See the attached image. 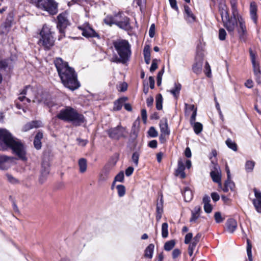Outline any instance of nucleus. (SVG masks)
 <instances>
[{"label":"nucleus","instance_id":"1","mask_svg":"<svg viewBox=\"0 0 261 261\" xmlns=\"http://www.w3.org/2000/svg\"><path fill=\"white\" fill-rule=\"evenodd\" d=\"M11 150L13 154L22 161L27 160L26 147L19 139L8 130L0 129V151Z\"/></svg>","mask_w":261,"mask_h":261},{"label":"nucleus","instance_id":"2","mask_svg":"<svg viewBox=\"0 0 261 261\" xmlns=\"http://www.w3.org/2000/svg\"><path fill=\"white\" fill-rule=\"evenodd\" d=\"M59 76L63 85L73 91L80 87V83L77 80V75L74 68L70 67L66 62L62 58H57L54 61Z\"/></svg>","mask_w":261,"mask_h":261},{"label":"nucleus","instance_id":"3","mask_svg":"<svg viewBox=\"0 0 261 261\" xmlns=\"http://www.w3.org/2000/svg\"><path fill=\"white\" fill-rule=\"evenodd\" d=\"M113 46L119 55L115 54L110 61L116 63L125 64L132 55L131 45L125 39H117L113 41Z\"/></svg>","mask_w":261,"mask_h":261},{"label":"nucleus","instance_id":"4","mask_svg":"<svg viewBox=\"0 0 261 261\" xmlns=\"http://www.w3.org/2000/svg\"><path fill=\"white\" fill-rule=\"evenodd\" d=\"M56 117L64 122H71L74 126H80L86 122L84 116L70 106L61 109Z\"/></svg>","mask_w":261,"mask_h":261},{"label":"nucleus","instance_id":"5","mask_svg":"<svg viewBox=\"0 0 261 261\" xmlns=\"http://www.w3.org/2000/svg\"><path fill=\"white\" fill-rule=\"evenodd\" d=\"M220 12L222 18V20L223 23L224 27L226 29L229 34L231 36H233L234 31L238 26V19L236 13H232V15L230 17L228 12L223 8H220Z\"/></svg>","mask_w":261,"mask_h":261},{"label":"nucleus","instance_id":"6","mask_svg":"<svg viewBox=\"0 0 261 261\" xmlns=\"http://www.w3.org/2000/svg\"><path fill=\"white\" fill-rule=\"evenodd\" d=\"M40 35L41 38L38 41V44L43 46L45 50L50 49L54 45V37L50 28L46 24H44Z\"/></svg>","mask_w":261,"mask_h":261},{"label":"nucleus","instance_id":"7","mask_svg":"<svg viewBox=\"0 0 261 261\" xmlns=\"http://www.w3.org/2000/svg\"><path fill=\"white\" fill-rule=\"evenodd\" d=\"M31 3L38 8L55 15L58 12V4L54 0H31Z\"/></svg>","mask_w":261,"mask_h":261},{"label":"nucleus","instance_id":"8","mask_svg":"<svg viewBox=\"0 0 261 261\" xmlns=\"http://www.w3.org/2000/svg\"><path fill=\"white\" fill-rule=\"evenodd\" d=\"M115 18L116 25L119 28L125 31L129 30L131 29L130 19L125 16L123 12L115 13Z\"/></svg>","mask_w":261,"mask_h":261},{"label":"nucleus","instance_id":"9","mask_svg":"<svg viewBox=\"0 0 261 261\" xmlns=\"http://www.w3.org/2000/svg\"><path fill=\"white\" fill-rule=\"evenodd\" d=\"M109 137L114 140H119L121 138H125V129L121 125H118L115 127H112L107 130Z\"/></svg>","mask_w":261,"mask_h":261},{"label":"nucleus","instance_id":"10","mask_svg":"<svg viewBox=\"0 0 261 261\" xmlns=\"http://www.w3.org/2000/svg\"><path fill=\"white\" fill-rule=\"evenodd\" d=\"M69 25L70 22L65 14L61 13L58 16L57 28L61 34L59 38V40L63 37H65V29Z\"/></svg>","mask_w":261,"mask_h":261},{"label":"nucleus","instance_id":"11","mask_svg":"<svg viewBox=\"0 0 261 261\" xmlns=\"http://www.w3.org/2000/svg\"><path fill=\"white\" fill-rule=\"evenodd\" d=\"M78 28L82 31V35L87 38H96L97 40L102 39V37L100 35L93 30L89 24H86L83 26L79 27Z\"/></svg>","mask_w":261,"mask_h":261},{"label":"nucleus","instance_id":"12","mask_svg":"<svg viewBox=\"0 0 261 261\" xmlns=\"http://www.w3.org/2000/svg\"><path fill=\"white\" fill-rule=\"evenodd\" d=\"M14 159L13 156L0 154V170H7L9 169L11 167Z\"/></svg>","mask_w":261,"mask_h":261},{"label":"nucleus","instance_id":"13","mask_svg":"<svg viewBox=\"0 0 261 261\" xmlns=\"http://www.w3.org/2000/svg\"><path fill=\"white\" fill-rule=\"evenodd\" d=\"M239 25L238 28V33L240 40L244 42L247 40V30L245 21L242 17L238 18Z\"/></svg>","mask_w":261,"mask_h":261},{"label":"nucleus","instance_id":"14","mask_svg":"<svg viewBox=\"0 0 261 261\" xmlns=\"http://www.w3.org/2000/svg\"><path fill=\"white\" fill-rule=\"evenodd\" d=\"M50 168L49 164L47 161H43L41 163L40 170V176L39 177V182L43 184L46 180L47 176L49 173Z\"/></svg>","mask_w":261,"mask_h":261},{"label":"nucleus","instance_id":"15","mask_svg":"<svg viewBox=\"0 0 261 261\" xmlns=\"http://www.w3.org/2000/svg\"><path fill=\"white\" fill-rule=\"evenodd\" d=\"M255 198L252 200L253 204L255 210L258 213H261V192L256 188L253 189Z\"/></svg>","mask_w":261,"mask_h":261},{"label":"nucleus","instance_id":"16","mask_svg":"<svg viewBox=\"0 0 261 261\" xmlns=\"http://www.w3.org/2000/svg\"><path fill=\"white\" fill-rule=\"evenodd\" d=\"M210 175L214 182L218 183L220 185L221 184V175L220 169L219 166L217 164H215L214 165V170L211 171Z\"/></svg>","mask_w":261,"mask_h":261},{"label":"nucleus","instance_id":"17","mask_svg":"<svg viewBox=\"0 0 261 261\" xmlns=\"http://www.w3.org/2000/svg\"><path fill=\"white\" fill-rule=\"evenodd\" d=\"M250 59L252 65L253 70L254 74L261 71L260 69L259 64L256 61V53L253 51L251 48L249 49Z\"/></svg>","mask_w":261,"mask_h":261},{"label":"nucleus","instance_id":"18","mask_svg":"<svg viewBox=\"0 0 261 261\" xmlns=\"http://www.w3.org/2000/svg\"><path fill=\"white\" fill-rule=\"evenodd\" d=\"M196 62L192 67L193 71L197 74H199L202 71L203 58L201 56H197L195 58Z\"/></svg>","mask_w":261,"mask_h":261},{"label":"nucleus","instance_id":"19","mask_svg":"<svg viewBox=\"0 0 261 261\" xmlns=\"http://www.w3.org/2000/svg\"><path fill=\"white\" fill-rule=\"evenodd\" d=\"M13 68L12 65V60L9 59H6L0 61V70L3 71H10Z\"/></svg>","mask_w":261,"mask_h":261},{"label":"nucleus","instance_id":"20","mask_svg":"<svg viewBox=\"0 0 261 261\" xmlns=\"http://www.w3.org/2000/svg\"><path fill=\"white\" fill-rule=\"evenodd\" d=\"M201 237V234L200 233H198L192 240V242L191 244H190L188 247V253L190 256H191L193 255V251L195 249L197 243L199 242Z\"/></svg>","mask_w":261,"mask_h":261},{"label":"nucleus","instance_id":"21","mask_svg":"<svg viewBox=\"0 0 261 261\" xmlns=\"http://www.w3.org/2000/svg\"><path fill=\"white\" fill-rule=\"evenodd\" d=\"M185 18L188 23H193L195 21L196 17L188 5L184 6Z\"/></svg>","mask_w":261,"mask_h":261},{"label":"nucleus","instance_id":"22","mask_svg":"<svg viewBox=\"0 0 261 261\" xmlns=\"http://www.w3.org/2000/svg\"><path fill=\"white\" fill-rule=\"evenodd\" d=\"M237 221L232 218L228 219L226 222V226L227 231L230 233H233L237 227Z\"/></svg>","mask_w":261,"mask_h":261},{"label":"nucleus","instance_id":"23","mask_svg":"<svg viewBox=\"0 0 261 261\" xmlns=\"http://www.w3.org/2000/svg\"><path fill=\"white\" fill-rule=\"evenodd\" d=\"M139 124L140 122L138 120H136L133 123V125L130 132L131 138L129 139V141H132V142H134L136 138L137 137Z\"/></svg>","mask_w":261,"mask_h":261},{"label":"nucleus","instance_id":"24","mask_svg":"<svg viewBox=\"0 0 261 261\" xmlns=\"http://www.w3.org/2000/svg\"><path fill=\"white\" fill-rule=\"evenodd\" d=\"M163 213V199L162 196L160 200L157 202L156 207V219L159 221L162 218Z\"/></svg>","mask_w":261,"mask_h":261},{"label":"nucleus","instance_id":"25","mask_svg":"<svg viewBox=\"0 0 261 261\" xmlns=\"http://www.w3.org/2000/svg\"><path fill=\"white\" fill-rule=\"evenodd\" d=\"M257 7L254 2H252L250 5V14L251 19L255 23H256L257 20Z\"/></svg>","mask_w":261,"mask_h":261},{"label":"nucleus","instance_id":"26","mask_svg":"<svg viewBox=\"0 0 261 261\" xmlns=\"http://www.w3.org/2000/svg\"><path fill=\"white\" fill-rule=\"evenodd\" d=\"M177 168L176 170V175H180L181 178L184 179L186 177V174L184 172L185 169L184 162L181 159L178 161Z\"/></svg>","mask_w":261,"mask_h":261},{"label":"nucleus","instance_id":"27","mask_svg":"<svg viewBox=\"0 0 261 261\" xmlns=\"http://www.w3.org/2000/svg\"><path fill=\"white\" fill-rule=\"evenodd\" d=\"M111 168L110 165H106L99 176V180L101 181H106L109 178V174Z\"/></svg>","mask_w":261,"mask_h":261},{"label":"nucleus","instance_id":"28","mask_svg":"<svg viewBox=\"0 0 261 261\" xmlns=\"http://www.w3.org/2000/svg\"><path fill=\"white\" fill-rule=\"evenodd\" d=\"M43 138V133L41 132H38L34 138L33 144L35 148L37 150L41 149L42 146V143L41 142V139Z\"/></svg>","mask_w":261,"mask_h":261},{"label":"nucleus","instance_id":"29","mask_svg":"<svg viewBox=\"0 0 261 261\" xmlns=\"http://www.w3.org/2000/svg\"><path fill=\"white\" fill-rule=\"evenodd\" d=\"M235 188L234 183L231 180V178H227L224 183V188L222 190L224 192H227L229 190L234 191Z\"/></svg>","mask_w":261,"mask_h":261},{"label":"nucleus","instance_id":"30","mask_svg":"<svg viewBox=\"0 0 261 261\" xmlns=\"http://www.w3.org/2000/svg\"><path fill=\"white\" fill-rule=\"evenodd\" d=\"M160 127L161 133L164 135L166 136L170 134V130L168 126L167 120L166 119L164 121L163 120H161Z\"/></svg>","mask_w":261,"mask_h":261},{"label":"nucleus","instance_id":"31","mask_svg":"<svg viewBox=\"0 0 261 261\" xmlns=\"http://www.w3.org/2000/svg\"><path fill=\"white\" fill-rule=\"evenodd\" d=\"M182 194L186 202H190L193 198V194L190 188L186 187L182 191Z\"/></svg>","mask_w":261,"mask_h":261},{"label":"nucleus","instance_id":"32","mask_svg":"<svg viewBox=\"0 0 261 261\" xmlns=\"http://www.w3.org/2000/svg\"><path fill=\"white\" fill-rule=\"evenodd\" d=\"M38 103H42L44 107H47L49 109V108L51 107V106H53V105L55 103V101H54L51 97H47L46 98L42 97L41 99H39L38 100Z\"/></svg>","mask_w":261,"mask_h":261},{"label":"nucleus","instance_id":"33","mask_svg":"<svg viewBox=\"0 0 261 261\" xmlns=\"http://www.w3.org/2000/svg\"><path fill=\"white\" fill-rule=\"evenodd\" d=\"M127 99L126 97H122L116 100L114 103L113 110L115 111H119L121 109L123 103Z\"/></svg>","mask_w":261,"mask_h":261},{"label":"nucleus","instance_id":"34","mask_svg":"<svg viewBox=\"0 0 261 261\" xmlns=\"http://www.w3.org/2000/svg\"><path fill=\"white\" fill-rule=\"evenodd\" d=\"M78 165L79 166V171L81 173H85L87 168V161L85 158H81L79 160Z\"/></svg>","mask_w":261,"mask_h":261},{"label":"nucleus","instance_id":"35","mask_svg":"<svg viewBox=\"0 0 261 261\" xmlns=\"http://www.w3.org/2000/svg\"><path fill=\"white\" fill-rule=\"evenodd\" d=\"M181 89V85L179 83H175L174 88L170 90V92L175 98H177L179 96Z\"/></svg>","mask_w":261,"mask_h":261},{"label":"nucleus","instance_id":"36","mask_svg":"<svg viewBox=\"0 0 261 261\" xmlns=\"http://www.w3.org/2000/svg\"><path fill=\"white\" fill-rule=\"evenodd\" d=\"M154 245L150 244L145 249L144 256L146 258H151L152 257Z\"/></svg>","mask_w":261,"mask_h":261},{"label":"nucleus","instance_id":"37","mask_svg":"<svg viewBox=\"0 0 261 261\" xmlns=\"http://www.w3.org/2000/svg\"><path fill=\"white\" fill-rule=\"evenodd\" d=\"M115 19V13H114L113 15H108L104 19V22L106 24L110 26H111L112 24L116 25Z\"/></svg>","mask_w":261,"mask_h":261},{"label":"nucleus","instance_id":"38","mask_svg":"<svg viewBox=\"0 0 261 261\" xmlns=\"http://www.w3.org/2000/svg\"><path fill=\"white\" fill-rule=\"evenodd\" d=\"M225 143L229 148L232 149L233 151H237V150H238L237 145L231 139L228 138L226 140Z\"/></svg>","mask_w":261,"mask_h":261},{"label":"nucleus","instance_id":"39","mask_svg":"<svg viewBox=\"0 0 261 261\" xmlns=\"http://www.w3.org/2000/svg\"><path fill=\"white\" fill-rule=\"evenodd\" d=\"M247 253L248 258V261H252V245L249 239H247Z\"/></svg>","mask_w":261,"mask_h":261},{"label":"nucleus","instance_id":"40","mask_svg":"<svg viewBox=\"0 0 261 261\" xmlns=\"http://www.w3.org/2000/svg\"><path fill=\"white\" fill-rule=\"evenodd\" d=\"M255 166V162L253 161H247L245 165V170L247 172L249 173L252 172L254 167Z\"/></svg>","mask_w":261,"mask_h":261},{"label":"nucleus","instance_id":"41","mask_svg":"<svg viewBox=\"0 0 261 261\" xmlns=\"http://www.w3.org/2000/svg\"><path fill=\"white\" fill-rule=\"evenodd\" d=\"M163 97L161 94H158L156 96V108L158 110H161L163 108Z\"/></svg>","mask_w":261,"mask_h":261},{"label":"nucleus","instance_id":"42","mask_svg":"<svg viewBox=\"0 0 261 261\" xmlns=\"http://www.w3.org/2000/svg\"><path fill=\"white\" fill-rule=\"evenodd\" d=\"M175 241L174 240H170L166 242L164 244V249L166 251H169L172 250L175 246Z\"/></svg>","mask_w":261,"mask_h":261},{"label":"nucleus","instance_id":"43","mask_svg":"<svg viewBox=\"0 0 261 261\" xmlns=\"http://www.w3.org/2000/svg\"><path fill=\"white\" fill-rule=\"evenodd\" d=\"M162 236L163 238H166L168 236V224L166 222L162 225Z\"/></svg>","mask_w":261,"mask_h":261},{"label":"nucleus","instance_id":"44","mask_svg":"<svg viewBox=\"0 0 261 261\" xmlns=\"http://www.w3.org/2000/svg\"><path fill=\"white\" fill-rule=\"evenodd\" d=\"M193 129L196 134H199L202 130V124L200 122H194Z\"/></svg>","mask_w":261,"mask_h":261},{"label":"nucleus","instance_id":"45","mask_svg":"<svg viewBox=\"0 0 261 261\" xmlns=\"http://www.w3.org/2000/svg\"><path fill=\"white\" fill-rule=\"evenodd\" d=\"M118 191V196L120 197H123L125 194V188L122 185H117L116 187Z\"/></svg>","mask_w":261,"mask_h":261},{"label":"nucleus","instance_id":"46","mask_svg":"<svg viewBox=\"0 0 261 261\" xmlns=\"http://www.w3.org/2000/svg\"><path fill=\"white\" fill-rule=\"evenodd\" d=\"M6 177H7V179L8 181L14 185L18 184H19V181L18 179L13 176L12 175L7 173L6 174Z\"/></svg>","mask_w":261,"mask_h":261},{"label":"nucleus","instance_id":"47","mask_svg":"<svg viewBox=\"0 0 261 261\" xmlns=\"http://www.w3.org/2000/svg\"><path fill=\"white\" fill-rule=\"evenodd\" d=\"M214 218L217 223H220L222 222L224 220V218L222 217L221 214L219 212H217L215 213Z\"/></svg>","mask_w":261,"mask_h":261},{"label":"nucleus","instance_id":"48","mask_svg":"<svg viewBox=\"0 0 261 261\" xmlns=\"http://www.w3.org/2000/svg\"><path fill=\"white\" fill-rule=\"evenodd\" d=\"M144 58H150V49L149 45H145L143 49Z\"/></svg>","mask_w":261,"mask_h":261},{"label":"nucleus","instance_id":"49","mask_svg":"<svg viewBox=\"0 0 261 261\" xmlns=\"http://www.w3.org/2000/svg\"><path fill=\"white\" fill-rule=\"evenodd\" d=\"M139 156L140 153L138 151L134 152L132 155V159L136 166H137L138 165Z\"/></svg>","mask_w":261,"mask_h":261},{"label":"nucleus","instance_id":"50","mask_svg":"<svg viewBox=\"0 0 261 261\" xmlns=\"http://www.w3.org/2000/svg\"><path fill=\"white\" fill-rule=\"evenodd\" d=\"M148 134L150 137L155 138L158 136V133L153 126H151L148 131Z\"/></svg>","mask_w":261,"mask_h":261},{"label":"nucleus","instance_id":"51","mask_svg":"<svg viewBox=\"0 0 261 261\" xmlns=\"http://www.w3.org/2000/svg\"><path fill=\"white\" fill-rule=\"evenodd\" d=\"M164 67H163V68L160 71H159L157 75V85L158 86H160L161 85L162 76L164 74Z\"/></svg>","mask_w":261,"mask_h":261},{"label":"nucleus","instance_id":"52","mask_svg":"<svg viewBox=\"0 0 261 261\" xmlns=\"http://www.w3.org/2000/svg\"><path fill=\"white\" fill-rule=\"evenodd\" d=\"M226 36V32L225 30L221 28L219 30V39L221 41H223L225 39Z\"/></svg>","mask_w":261,"mask_h":261},{"label":"nucleus","instance_id":"53","mask_svg":"<svg viewBox=\"0 0 261 261\" xmlns=\"http://www.w3.org/2000/svg\"><path fill=\"white\" fill-rule=\"evenodd\" d=\"M204 68H205L204 72H205L206 75L208 77H211V75H212L211 69V67L207 62H206V63H205Z\"/></svg>","mask_w":261,"mask_h":261},{"label":"nucleus","instance_id":"54","mask_svg":"<svg viewBox=\"0 0 261 261\" xmlns=\"http://www.w3.org/2000/svg\"><path fill=\"white\" fill-rule=\"evenodd\" d=\"M124 173L123 171H120L114 178L115 181L123 182L124 181Z\"/></svg>","mask_w":261,"mask_h":261},{"label":"nucleus","instance_id":"55","mask_svg":"<svg viewBox=\"0 0 261 261\" xmlns=\"http://www.w3.org/2000/svg\"><path fill=\"white\" fill-rule=\"evenodd\" d=\"M60 107V105L55 102V103L50 107L49 108V113L51 114L55 113L57 110L59 109Z\"/></svg>","mask_w":261,"mask_h":261},{"label":"nucleus","instance_id":"56","mask_svg":"<svg viewBox=\"0 0 261 261\" xmlns=\"http://www.w3.org/2000/svg\"><path fill=\"white\" fill-rule=\"evenodd\" d=\"M158 60L156 59H153L151 66L150 67V71L152 72L158 68Z\"/></svg>","mask_w":261,"mask_h":261},{"label":"nucleus","instance_id":"57","mask_svg":"<svg viewBox=\"0 0 261 261\" xmlns=\"http://www.w3.org/2000/svg\"><path fill=\"white\" fill-rule=\"evenodd\" d=\"M171 7L175 10L177 12H179V9L177 5L176 0H169Z\"/></svg>","mask_w":261,"mask_h":261},{"label":"nucleus","instance_id":"58","mask_svg":"<svg viewBox=\"0 0 261 261\" xmlns=\"http://www.w3.org/2000/svg\"><path fill=\"white\" fill-rule=\"evenodd\" d=\"M230 4L231 6L232 13H236L237 14V0H231Z\"/></svg>","mask_w":261,"mask_h":261},{"label":"nucleus","instance_id":"59","mask_svg":"<svg viewBox=\"0 0 261 261\" xmlns=\"http://www.w3.org/2000/svg\"><path fill=\"white\" fill-rule=\"evenodd\" d=\"M193 238V234L191 232H189L187 233L185 238V243L186 244H188L190 243L191 241L192 240V239Z\"/></svg>","mask_w":261,"mask_h":261},{"label":"nucleus","instance_id":"60","mask_svg":"<svg viewBox=\"0 0 261 261\" xmlns=\"http://www.w3.org/2000/svg\"><path fill=\"white\" fill-rule=\"evenodd\" d=\"M31 125H32V128H38L41 126L42 122L40 121L34 120L31 122Z\"/></svg>","mask_w":261,"mask_h":261},{"label":"nucleus","instance_id":"61","mask_svg":"<svg viewBox=\"0 0 261 261\" xmlns=\"http://www.w3.org/2000/svg\"><path fill=\"white\" fill-rule=\"evenodd\" d=\"M155 24L154 23L152 24L149 30V35L150 37L153 38L154 37L155 34Z\"/></svg>","mask_w":261,"mask_h":261},{"label":"nucleus","instance_id":"62","mask_svg":"<svg viewBox=\"0 0 261 261\" xmlns=\"http://www.w3.org/2000/svg\"><path fill=\"white\" fill-rule=\"evenodd\" d=\"M181 253V251L178 249H174L172 251V258L175 259L177 258Z\"/></svg>","mask_w":261,"mask_h":261},{"label":"nucleus","instance_id":"63","mask_svg":"<svg viewBox=\"0 0 261 261\" xmlns=\"http://www.w3.org/2000/svg\"><path fill=\"white\" fill-rule=\"evenodd\" d=\"M211 197L214 202H217L220 199L219 195L216 192L212 193H211Z\"/></svg>","mask_w":261,"mask_h":261},{"label":"nucleus","instance_id":"64","mask_svg":"<svg viewBox=\"0 0 261 261\" xmlns=\"http://www.w3.org/2000/svg\"><path fill=\"white\" fill-rule=\"evenodd\" d=\"M254 74L255 76V81L256 83L258 85L261 84V71L255 73Z\"/></svg>","mask_w":261,"mask_h":261}]
</instances>
